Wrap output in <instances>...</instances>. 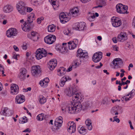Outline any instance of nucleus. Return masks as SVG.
<instances>
[{"mask_svg":"<svg viewBox=\"0 0 135 135\" xmlns=\"http://www.w3.org/2000/svg\"><path fill=\"white\" fill-rule=\"evenodd\" d=\"M25 3L23 1L19 2L16 5V7L19 12L21 14L25 15L26 12V7Z\"/></svg>","mask_w":135,"mask_h":135,"instance_id":"f257e3e1","label":"nucleus"},{"mask_svg":"<svg viewBox=\"0 0 135 135\" xmlns=\"http://www.w3.org/2000/svg\"><path fill=\"white\" fill-rule=\"evenodd\" d=\"M36 52V57L38 60L41 59L42 57H46L47 55L46 51L43 48L38 49Z\"/></svg>","mask_w":135,"mask_h":135,"instance_id":"f03ea898","label":"nucleus"},{"mask_svg":"<svg viewBox=\"0 0 135 135\" xmlns=\"http://www.w3.org/2000/svg\"><path fill=\"white\" fill-rule=\"evenodd\" d=\"M117 12L120 13L125 14L128 13L127 11V6L124 5L121 3L118 4L116 7Z\"/></svg>","mask_w":135,"mask_h":135,"instance_id":"7ed1b4c3","label":"nucleus"},{"mask_svg":"<svg viewBox=\"0 0 135 135\" xmlns=\"http://www.w3.org/2000/svg\"><path fill=\"white\" fill-rule=\"evenodd\" d=\"M56 37L54 35H50L46 36L44 39L45 42L49 44H52L56 40Z\"/></svg>","mask_w":135,"mask_h":135,"instance_id":"20e7f679","label":"nucleus"},{"mask_svg":"<svg viewBox=\"0 0 135 135\" xmlns=\"http://www.w3.org/2000/svg\"><path fill=\"white\" fill-rule=\"evenodd\" d=\"M31 73L32 75L35 76L39 74L41 72V69L39 66H34L31 68Z\"/></svg>","mask_w":135,"mask_h":135,"instance_id":"39448f33","label":"nucleus"},{"mask_svg":"<svg viewBox=\"0 0 135 135\" xmlns=\"http://www.w3.org/2000/svg\"><path fill=\"white\" fill-rule=\"evenodd\" d=\"M111 20L113 26L115 27H119L122 24L121 20L118 18L113 17L112 18Z\"/></svg>","mask_w":135,"mask_h":135,"instance_id":"423d86ee","label":"nucleus"},{"mask_svg":"<svg viewBox=\"0 0 135 135\" xmlns=\"http://www.w3.org/2000/svg\"><path fill=\"white\" fill-rule=\"evenodd\" d=\"M17 34L16 30L14 28L9 29L6 32L7 36L8 37L13 38L14 36H16Z\"/></svg>","mask_w":135,"mask_h":135,"instance_id":"0eeeda50","label":"nucleus"},{"mask_svg":"<svg viewBox=\"0 0 135 135\" xmlns=\"http://www.w3.org/2000/svg\"><path fill=\"white\" fill-rule=\"evenodd\" d=\"M102 57V53L98 52L95 53L92 57L93 60L95 62H97L100 61Z\"/></svg>","mask_w":135,"mask_h":135,"instance_id":"6e6552de","label":"nucleus"},{"mask_svg":"<svg viewBox=\"0 0 135 135\" xmlns=\"http://www.w3.org/2000/svg\"><path fill=\"white\" fill-rule=\"evenodd\" d=\"M128 39L126 33L124 32H121L119 34L117 37V40L118 41L123 42Z\"/></svg>","mask_w":135,"mask_h":135,"instance_id":"1a4fd4ad","label":"nucleus"},{"mask_svg":"<svg viewBox=\"0 0 135 135\" xmlns=\"http://www.w3.org/2000/svg\"><path fill=\"white\" fill-rule=\"evenodd\" d=\"M123 63L122 60L120 58H117L114 59L113 61V64L114 66V68H119L122 65Z\"/></svg>","mask_w":135,"mask_h":135,"instance_id":"9d476101","label":"nucleus"},{"mask_svg":"<svg viewBox=\"0 0 135 135\" xmlns=\"http://www.w3.org/2000/svg\"><path fill=\"white\" fill-rule=\"evenodd\" d=\"M78 40L77 39H74V41H70L68 44L69 50H73L75 48L78 44Z\"/></svg>","mask_w":135,"mask_h":135,"instance_id":"9b49d317","label":"nucleus"},{"mask_svg":"<svg viewBox=\"0 0 135 135\" xmlns=\"http://www.w3.org/2000/svg\"><path fill=\"white\" fill-rule=\"evenodd\" d=\"M59 17L61 22L64 23L69 21L70 18L67 17L66 15L64 13H61L60 14Z\"/></svg>","mask_w":135,"mask_h":135,"instance_id":"f8f14e48","label":"nucleus"},{"mask_svg":"<svg viewBox=\"0 0 135 135\" xmlns=\"http://www.w3.org/2000/svg\"><path fill=\"white\" fill-rule=\"evenodd\" d=\"M27 73L26 70L24 68L20 69V72L18 75V78L21 80H23L25 78L26 74Z\"/></svg>","mask_w":135,"mask_h":135,"instance_id":"ddd939ff","label":"nucleus"},{"mask_svg":"<svg viewBox=\"0 0 135 135\" xmlns=\"http://www.w3.org/2000/svg\"><path fill=\"white\" fill-rule=\"evenodd\" d=\"M85 23L84 22H80L77 23V26L75 27L76 30L79 31L83 30L85 29Z\"/></svg>","mask_w":135,"mask_h":135,"instance_id":"4468645a","label":"nucleus"},{"mask_svg":"<svg viewBox=\"0 0 135 135\" xmlns=\"http://www.w3.org/2000/svg\"><path fill=\"white\" fill-rule=\"evenodd\" d=\"M88 54L87 52H83L82 50L81 49H79L77 51L76 57H79L80 58H85L88 56Z\"/></svg>","mask_w":135,"mask_h":135,"instance_id":"2eb2a0df","label":"nucleus"},{"mask_svg":"<svg viewBox=\"0 0 135 135\" xmlns=\"http://www.w3.org/2000/svg\"><path fill=\"white\" fill-rule=\"evenodd\" d=\"M15 100L17 103L21 104L25 101V96L22 95H18L16 96Z\"/></svg>","mask_w":135,"mask_h":135,"instance_id":"dca6fc26","label":"nucleus"},{"mask_svg":"<svg viewBox=\"0 0 135 135\" xmlns=\"http://www.w3.org/2000/svg\"><path fill=\"white\" fill-rule=\"evenodd\" d=\"M11 88V94H16L18 93L19 88L18 86L16 84H12Z\"/></svg>","mask_w":135,"mask_h":135,"instance_id":"f3484780","label":"nucleus"},{"mask_svg":"<svg viewBox=\"0 0 135 135\" xmlns=\"http://www.w3.org/2000/svg\"><path fill=\"white\" fill-rule=\"evenodd\" d=\"M57 61L55 59H53L50 61L49 68L51 70H52L57 66Z\"/></svg>","mask_w":135,"mask_h":135,"instance_id":"a211bd4d","label":"nucleus"},{"mask_svg":"<svg viewBox=\"0 0 135 135\" xmlns=\"http://www.w3.org/2000/svg\"><path fill=\"white\" fill-rule=\"evenodd\" d=\"M13 10V8L11 5L7 4L4 6L3 8V11L5 13L11 12Z\"/></svg>","mask_w":135,"mask_h":135,"instance_id":"6ab92c4d","label":"nucleus"},{"mask_svg":"<svg viewBox=\"0 0 135 135\" xmlns=\"http://www.w3.org/2000/svg\"><path fill=\"white\" fill-rule=\"evenodd\" d=\"M78 12L79 10L78 8L75 7L70 10L69 13L68 14V16H69L70 15L73 17H76L78 15Z\"/></svg>","mask_w":135,"mask_h":135,"instance_id":"aec40b11","label":"nucleus"},{"mask_svg":"<svg viewBox=\"0 0 135 135\" xmlns=\"http://www.w3.org/2000/svg\"><path fill=\"white\" fill-rule=\"evenodd\" d=\"M71 122H69L68 123V126L69 128L68 129V132L72 134L73 133H74L76 130V127H75V124H73L72 126L70 125Z\"/></svg>","mask_w":135,"mask_h":135,"instance_id":"412c9836","label":"nucleus"},{"mask_svg":"<svg viewBox=\"0 0 135 135\" xmlns=\"http://www.w3.org/2000/svg\"><path fill=\"white\" fill-rule=\"evenodd\" d=\"M74 109L75 111V113H77L80 111L81 109H82V105L80 103H76L74 105Z\"/></svg>","mask_w":135,"mask_h":135,"instance_id":"4be33fe9","label":"nucleus"},{"mask_svg":"<svg viewBox=\"0 0 135 135\" xmlns=\"http://www.w3.org/2000/svg\"><path fill=\"white\" fill-rule=\"evenodd\" d=\"M23 26L22 27L23 30L26 32L30 30V28L32 27L33 26L31 24L30 25H30L27 24L26 22L23 24Z\"/></svg>","mask_w":135,"mask_h":135,"instance_id":"5701e85b","label":"nucleus"},{"mask_svg":"<svg viewBox=\"0 0 135 135\" xmlns=\"http://www.w3.org/2000/svg\"><path fill=\"white\" fill-rule=\"evenodd\" d=\"M68 78L69 77L66 76H64L61 78L59 83L60 86L61 87L64 86L65 84V82L68 80Z\"/></svg>","mask_w":135,"mask_h":135,"instance_id":"b1692460","label":"nucleus"},{"mask_svg":"<svg viewBox=\"0 0 135 135\" xmlns=\"http://www.w3.org/2000/svg\"><path fill=\"white\" fill-rule=\"evenodd\" d=\"M31 15L28 17L27 22V24L30 25V23H32L33 22V20L35 19V18H34L35 16L34 14L32 13V14H31Z\"/></svg>","mask_w":135,"mask_h":135,"instance_id":"393cba45","label":"nucleus"},{"mask_svg":"<svg viewBox=\"0 0 135 135\" xmlns=\"http://www.w3.org/2000/svg\"><path fill=\"white\" fill-rule=\"evenodd\" d=\"M85 123L88 130H91L92 127L91 120L89 119H87L85 121Z\"/></svg>","mask_w":135,"mask_h":135,"instance_id":"a878e982","label":"nucleus"},{"mask_svg":"<svg viewBox=\"0 0 135 135\" xmlns=\"http://www.w3.org/2000/svg\"><path fill=\"white\" fill-rule=\"evenodd\" d=\"M67 108L69 113L71 114L75 113V111L74 105L68 107Z\"/></svg>","mask_w":135,"mask_h":135,"instance_id":"bb28decb","label":"nucleus"},{"mask_svg":"<svg viewBox=\"0 0 135 135\" xmlns=\"http://www.w3.org/2000/svg\"><path fill=\"white\" fill-rule=\"evenodd\" d=\"M74 91L75 90L72 88H70L69 90H67L66 94L70 97L73 95Z\"/></svg>","mask_w":135,"mask_h":135,"instance_id":"cd10ccee","label":"nucleus"},{"mask_svg":"<svg viewBox=\"0 0 135 135\" xmlns=\"http://www.w3.org/2000/svg\"><path fill=\"white\" fill-rule=\"evenodd\" d=\"M65 68L64 67L60 68V69L58 70V75L60 76H61L65 74L64 71Z\"/></svg>","mask_w":135,"mask_h":135,"instance_id":"c85d7f7f","label":"nucleus"},{"mask_svg":"<svg viewBox=\"0 0 135 135\" xmlns=\"http://www.w3.org/2000/svg\"><path fill=\"white\" fill-rule=\"evenodd\" d=\"M9 111L7 108H4L3 110L0 112V114L2 115L7 116V112Z\"/></svg>","mask_w":135,"mask_h":135,"instance_id":"c756f323","label":"nucleus"},{"mask_svg":"<svg viewBox=\"0 0 135 135\" xmlns=\"http://www.w3.org/2000/svg\"><path fill=\"white\" fill-rule=\"evenodd\" d=\"M62 118L61 117H59L58 119V121H55V124L57 125V124L59 125V126H61L62 124V123L63 121L62 120Z\"/></svg>","mask_w":135,"mask_h":135,"instance_id":"7c9ffc66","label":"nucleus"},{"mask_svg":"<svg viewBox=\"0 0 135 135\" xmlns=\"http://www.w3.org/2000/svg\"><path fill=\"white\" fill-rule=\"evenodd\" d=\"M74 97L75 98L78 99H80L81 97L80 96L81 95L80 93H79L76 91H74Z\"/></svg>","mask_w":135,"mask_h":135,"instance_id":"2f4dec72","label":"nucleus"},{"mask_svg":"<svg viewBox=\"0 0 135 135\" xmlns=\"http://www.w3.org/2000/svg\"><path fill=\"white\" fill-rule=\"evenodd\" d=\"M57 125L55 124V123H54V125L51 128V129L52 131L55 132L57 130L61 127L59 126V125L57 124Z\"/></svg>","mask_w":135,"mask_h":135,"instance_id":"473e14b6","label":"nucleus"},{"mask_svg":"<svg viewBox=\"0 0 135 135\" xmlns=\"http://www.w3.org/2000/svg\"><path fill=\"white\" fill-rule=\"evenodd\" d=\"M55 27L53 25H49L48 27V31L49 32H52L55 31Z\"/></svg>","mask_w":135,"mask_h":135,"instance_id":"72a5a7b5","label":"nucleus"},{"mask_svg":"<svg viewBox=\"0 0 135 135\" xmlns=\"http://www.w3.org/2000/svg\"><path fill=\"white\" fill-rule=\"evenodd\" d=\"M20 123H26L27 122V118L26 117L24 116L21 118L20 119Z\"/></svg>","mask_w":135,"mask_h":135,"instance_id":"f704fd0d","label":"nucleus"},{"mask_svg":"<svg viewBox=\"0 0 135 135\" xmlns=\"http://www.w3.org/2000/svg\"><path fill=\"white\" fill-rule=\"evenodd\" d=\"M43 114L42 113L38 115L37 117V119L40 121H41L43 119Z\"/></svg>","mask_w":135,"mask_h":135,"instance_id":"c9c22d12","label":"nucleus"},{"mask_svg":"<svg viewBox=\"0 0 135 135\" xmlns=\"http://www.w3.org/2000/svg\"><path fill=\"white\" fill-rule=\"evenodd\" d=\"M86 129L83 127H81L80 129L79 132L81 134H85L86 133Z\"/></svg>","mask_w":135,"mask_h":135,"instance_id":"e433bc0d","label":"nucleus"},{"mask_svg":"<svg viewBox=\"0 0 135 135\" xmlns=\"http://www.w3.org/2000/svg\"><path fill=\"white\" fill-rule=\"evenodd\" d=\"M40 103L44 104L46 101V98L44 97H41L40 98L39 100Z\"/></svg>","mask_w":135,"mask_h":135,"instance_id":"4c0bfd02","label":"nucleus"},{"mask_svg":"<svg viewBox=\"0 0 135 135\" xmlns=\"http://www.w3.org/2000/svg\"><path fill=\"white\" fill-rule=\"evenodd\" d=\"M82 109L84 110L87 108L88 107H91V106L90 105H88L86 102L84 103H83V105H82Z\"/></svg>","mask_w":135,"mask_h":135,"instance_id":"58836bf2","label":"nucleus"},{"mask_svg":"<svg viewBox=\"0 0 135 135\" xmlns=\"http://www.w3.org/2000/svg\"><path fill=\"white\" fill-rule=\"evenodd\" d=\"M40 84L41 86L44 87H46L47 85L48 84L46 82L45 80H43L42 81H41L40 82Z\"/></svg>","mask_w":135,"mask_h":135,"instance_id":"ea45409f","label":"nucleus"},{"mask_svg":"<svg viewBox=\"0 0 135 135\" xmlns=\"http://www.w3.org/2000/svg\"><path fill=\"white\" fill-rule=\"evenodd\" d=\"M129 94H130V96L129 97V98H132L135 95V90L133 89L132 91L129 93Z\"/></svg>","mask_w":135,"mask_h":135,"instance_id":"a19ab883","label":"nucleus"},{"mask_svg":"<svg viewBox=\"0 0 135 135\" xmlns=\"http://www.w3.org/2000/svg\"><path fill=\"white\" fill-rule=\"evenodd\" d=\"M78 62L76 61V60H75L73 62L72 64V66L73 67H74V68H76L78 66Z\"/></svg>","mask_w":135,"mask_h":135,"instance_id":"79ce46f5","label":"nucleus"},{"mask_svg":"<svg viewBox=\"0 0 135 135\" xmlns=\"http://www.w3.org/2000/svg\"><path fill=\"white\" fill-rule=\"evenodd\" d=\"M130 81L129 80H127L126 81V82H124L122 81V83H120V86H122L123 85H127V83H130Z\"/></svg>","mask_w":135,"mask_h":135,"instance_id":"37998d69","label":"nucleus"},{"mask_svg":"<svg viewBox=\"0 0 135 135\" xmlns=\"http://www.w3.org/2000/svg\"><path fill=\"white\" fill-rule=\"evenodd\" d=\"M117 116H116L113 117L114 120L113 121V122H114V121H115L118 123H119V122L120 121V120L119 118H117Z\"/></svg>","mask_w":135,"mask_h":135,"instance_id":"c03bdc74","label":"nucleus"},{"mask_svg":"<svg viewBox=\"0 0 135 135\" xmlns=\"http://www.w3.org/2000/svg\"><path fill=\"white\" fill-rule=\"evenodd\" d=\"M116 112V108L113 107L111 109L110 112L112 114L114 115V113Z\"/></svg>","mask_w":135,"mask_h":135,"instance_id":"a18cd8bd","label":"nucleus"},{"mask_svg":"<svg viewBox=\"0 0 135 135\" xmlns=\"http://www.w3.org/2000/svg\"><path fill=\"white\" fill-rule=\"evenodd\" d=\"M32 3H34V4H36L38 3V0H31Z\"/></svg>","mask_w":135,"mask_h":135,"instance_id":"49530a36","label":"nucleus"},{"mask_svg":"<svg viewBox=\"0 0 135 135\" xmlns=\"http://www.w3.org/2000/svg\"><path fill=\"white\" fill-rule=\"evenodd\" d=\"M0 71H2V74H3L4 73V68L1 64H0Z\"/></svg>","mask_w":135,"mask_h":135,"instance_id":"de8ad7c7","label":"nucleus"},{"mask_svg":"<svg viewBox=\"0 0 135 135\" xmlns=\"http://www.w3.org/2000/svg\"><path fill=\"white\" fill-rule=\"evenodd\" d=\"M13 111L12 110H9V111L7 112V116H11L13 113Z\"/></svg>","mask_w":135,"mask_h":135,"instance_id":"09e8293b","label":"nucleus"},{"mask_svg":"<svg viewBox=\"0 0 135 135\" xmlns=\"http://www.w3.org/2000/svg\"><path fill=\"white\" fill-rule=\"evenodd\" d=\"M99 3L100 4L104 6L106 4V3L105 1L103 0H100Z\"/></svg>","mask_w":135,"mask_h":135,"instance_id":"8fccbe9b","label":"nucleus"},{"mask_svg":"<svg viewBox=\"0 0 135 135\" xmlns=\"http://www.w3.org/2000/svg\"><path fill=\"white\" fill-rule=\"evenodd\" d=\"M31 35L33 37H35L37 36V33L36 32H31Z\"/></svg>","mask_w":135,"mask_h":135,"instance_id":"3c124183","label":"nucleus"},{"mask_svg":"<svg viewBox=\"0 0 135 135\" xmlns=\"http://www.w3.org/2000/svg\"><path fill=\"white\" fill-rule=\"evenodd\" d=\"M12 57L16 60H18L17 59V55L15 52L13 53V56Z\"/></svg>","mask_w":135,"mask_h":135,"instance_id":"603ef678","label":"nucleus"},{"mask_svg":"<svg viewBox=\"0 0 135 135\" xmlns=\"http://www.w3.org/2000/svg\"><path fill=\"white\" fill-rule=\"evenodd\" d=\"M131 98H129H129L126 97L125 96H124L122 98V99H124L126 101H128L129 100H130Z\"/></svg>","mask_w":135,"mask_h":135,"instance_id":"864d4df0","label":"nucleus"},{"mask_svg":"<svg viewBox=\"0 0 135 135\" xmlns=\"http://www.w3.org/2000/svg\"><path fill=\"white\" fill-rule=\"evenodd\" d=\"M6 16V15L4 14H1L0 15V19L4 20Z\"/></svg>","mask_w":135,"mask_h":135,"instance_id":"5fc2aeb1","label":"nucleus"},{"mask_svg":"<svg viewBox=\"0 0 135 135\" xmlns=\"http://www.w3.org/2000/svg\"><path fill=\"white\" fill-rule=\"evenodd\" d=\"M31 130L29 128H27L26 129L23 131V132H26L30 133L31 132Z\"/></svg>","mask_w":135,"mask_h":135,"instance_id":"6e6d98bb","label":"nucleus"},{"mask_svg":"<svg viewBox=\"0 0 135 135\" xmlns=\"http://www.w3.org/2000/svg\"><path fill=\"white\" fill-rule=\"evenodd\" d=\"M113 50L117 51H118V47L116 45L113 46Z\"/></svg>","mask_w":135,"mask_h":135,"instance_id":"4d7b16f0","label":"nucleus"},{"mask_svg":"<svg viewBox=\"0 0 135 135\" xmlns=\"http://www.w3.org/2000/svg\"><path fill=\"white\" fill-rule=\"evenodd\" d=\"M33 9L30 7H27V12H30Z\"/></svg>","mask_w":135,"mask_h":135,"instance_id":"13d9d810","label":"nucleus"},{"mask_svg":"<svg viewBox=\"0 0 135 135\" xmlns=\"http://www.w3.org/2000/svg\"><path fill=\"white\" fill-rule=\"evenodd\" d=\"M13 48L14 50L16 51H18V47L15 45H14L13 46Z\"/></svg>","mask_w":135,"mask_h":135,"instance_id":"bf43d9fd","label":"nucleus"},{"mask_svg":"<svg viewBox=\"0 0 135 135\" xmlns=\"http://www.w3.org/2000/svg\"><path fill=\"white\" fill-rule=\"evenodd\" d=\"M113 42L115 43H116L117 42V40L116 39V37H114L112 39Z\"/></svg>","mask_w":135,"mask_h":135,"instance_id":"052dcab7","label":"nucleus"},{"mask_svg":"<svg viewBox=\"0 0 135 135\" xmlns=\"http://www.w3.org/2000/svg\"><path fill=\"white\" fill-rule=\"evenodd\" d=\"M100 66H95V68L97 69L100 68L101 67L103 66V64L101 62L100 63Z\"/></svg>","mask_w":135,"mask_h":135,"instance_id":"680f3d73","label":"nucleus"},{"mask_svg":"<svg viewBox=\"0 0 135 135\" xmlns=\"http://www.w3.org/2000/svg\"><path fill=\"white\" fill-rule=\"evenodd\" d=\"M72 66H70L69 68H68L67 70V72H69L71 71L72 70Z\"/></svg>","mask_w":135,"mask_h":135,"instance_id":"e2e57ef3","label":"nucleus"},{"mask_svg":"<svg viewBox=\"0 0 135 135\" xmlns=\"http://www.w3.org/2000/svg\"><path fill=\"white\" fill-rule=\"evenodd\" d=\"M48 84V82H49V80L48 78H45L44 80Z\"/></svg>","mask_w":135,"mask_h":135,"instance_id":"0e129e2a","label":"nucleus"},{"mask_svg":"<svg viewBox=\"0 0 135 135\" xmlns=\"http://www.w3.org/2000/svg\"><path fill=\"white\" fill-rule=\"evenodd\" d=\"M80 1L83 3H85L89 2L90 0H80Z\"/></svg>","mask_w":135,"mask_h":135,"instance_id":"69168bd1","label":"nucleus"},{"mask_svg":"<svg viewBox=\"0 0 135 135\" xmlns=\"http://www.w3.org/2000/svg\"><path fill=\"white\" fill-rule=\"evenodd\" d=\"M95 17V16L94 15H93V16H91L90 17H89L88 19L90 21L91 18H92V19H93Z\"/></svg>","mask_w":135,"mask_h":135,"instance_id":"338daca9","label":"nucleus"},{"mask_svg":"<svg viewBox=\"0 0 135 135\" xmlns=\"http://www.w3.org/2000/svg\"><path fill=\"white\" fill-rule=\"evenodd\" d=\"M22 47L23 50H26L27 49V47L26 45H24V44H23L22 45Z\"/></svg>","mask_w":135,"mask_h":135,"instance_id":"774afa93","label":"nucleus"}]
</instances>
